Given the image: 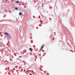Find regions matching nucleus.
Listing matches in <instances>:
<instances>
[{
	"mask_svg": "<svg viewBox=\"0 0 75 75\" xmlns=\"http://www.w3.org/2000/svg\"><path fill=\"white\" fill-rule=\"evenodd\" d=\"M15 10H18V8H17V7H15Z\"/></svg>",
	"mask_w": 75,
	"mask_h": 75,
	"instance_id": "39448f33",
	"label": "nucleus"
},
{
	"mask_svg": "<svg viewBox=\"0 0 75 75\" xmlns=\"http://www.w3.org/2000/svg\"><path fill=\"white\" fill-rule=\"evenodd\" d=\"M29 50L31 52V51H32V49L31 48H30L29 49Z\"/></svg>",
	"mask_w": 75,
	"mask_h": 75,
	"instance_id": "7ed1b4c3",
	"label": "nucleus"
},
{
	"mask_svg": "<svg viewBox=\"0 0 75 75\" xmlns=\"http://www.w3.org/2000/svg\"><path fill=\"white\" fill-rule=\"evenodd\" d=\"M21 14H22V13L20 12L19 14V15L20 16V15H21Z\"/></svg>",
	"mask_w": 75,
	"mask_h": 75,
	"instance_id": "20e7f679",
	"label": "nucleus"
},
{
	"mask_svg": "<svg viewBox=\"0 0 75 75\" xmlns=\"http://www.w3.org/2000/svg\"><path fill=\"white\" fill-rule=\"evenodd\" d=\"M44 44L43 45H42V47H41V48L40 49V50L39 51V52H40L41 51H42V49L43 48H44Z\"/></svg>",
	"mask_w": 75,
	"mask_h": 75,
	"instance_id": "f03ea898",
	"label": "nucleus"
},
{
	"mask_svg": "<svg viewBox=\"0 0 75 75\" xmlns=\"http://www.w3.org/2000/svg\"><path fill=\"white\" fill-rule=\"evenodd\" d=\"M18 1H16V3H18Z\"/></svg>",
	"mask_w": 75,
	"mask_h": 75,
	"instance_id": "423d86ee",
	"label": "nucleus"
},
{
	"mask_svg": "<svg viewBox=\"0 0 75 75\" xmlns=\"http://www.w3.org/2000/svg\"><path fill=\"white\" fill-rule=\"evenodd\" d=\"M29 72H30L31 73V71L29 70Z\"/></svg>",
	"mask_w": 75,
	"mask_h": 75,
	"instance_id": "0eeeda50",
	"label": "nucleus"
},
{
	"mask_svg": "<svg viewBox=\"0 0 75 75\" xmlns=\"http://www.w3.org/2000/svg\"><path fill=\"white\" fill-rule=\"evenodd\" d=\"M4 35H7L6 36H5V37H7L8 38H8H11V36L10 35L8 34L6 32L4 34Z\"/></svg>",
	"mask_w": 75,
	"mask_h": 75,
	"instance_id": "f257e3e1",
	"label": "nucleus"
}]
</instances>
